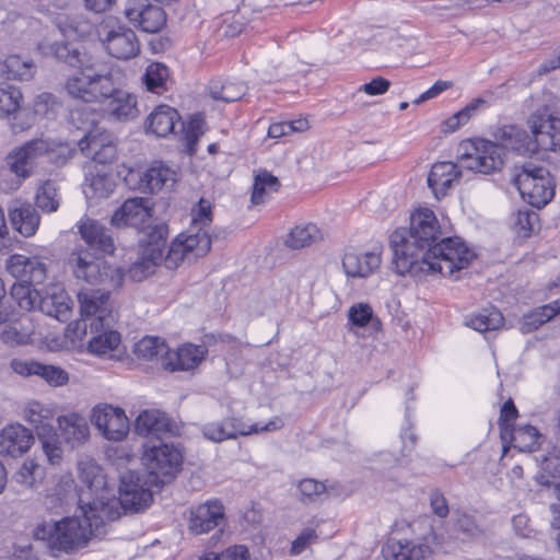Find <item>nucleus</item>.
I'll return each instance as SVG.
<instances>
[{
  "mask_svg": "<svg viewBox=\"0 0 560 560\" xmlns=\"http://www.w3.org/2000/svg\"><path fill=\"white\" fill-rule=\"evenodd\" d=\"M440 226L434 212L420 209L410 218V228L390 235L393 265L398 275L427 273L453 276L472 261L475 253L460 238L447 237L435 243Z\"/></svg>",
  "mask_w": 560,
  "mask_h": 560,
  "instance_id": "1",
  "label": "nucleus"
},
{
  "mask_svg": "<svg viewBox=\"0 0 560 560\" xmlns=\"http://www.w3.org/2000/svg\"><path fill=\"white\" fill-rule=\"evenodd\" d=\"M532 136L516 126H504L499 131L501 144L485 139H466L457 148L463 167L492 174L504 165L505 149L521 154L538 149L550 151L560 144V119L550 114H534L528 119Z\"/></svg>",
  "mask_w": 560,
  "mask_h": 560,
  "instance_id": "2",
  "label": "nucleus"
},
{
  "mask_svg": "<svg viewBox=\"0 0 560 560\" xmlns=\"http://www.w3.org/2000/svg\"><path fill=\"white\" fill-rule=\"evenodd\" d=\"M105 520L96 502L80 505V514L59 521L43 522L34 529V537L45 541L52 552L73 553L88 546L93 537L104 534Z\"/></svg>",
  "mask_w": 560,
  "mask_h": 560,
  "instance_id": "3",
  "label": "nucleus"
},
{
  "mask_svg": "<svg viewBox=\"0 0 560 560\" xmlns=\"http://www.w3.org/2000/svg\"><path fill=\"white\" fill-rule=\"evenodd\" d=\"M51 54L60 61L75 68L79 72L67 79L65 90L71 98L85 103H97L112 90V72H94V59L82 46L55 42Z\"/></svg>",
  "mask_w": 560,
  "mask_h": 560,
  "instance_id": "4",
  "label": "nucleus"
},
{
  "mask_svg": "<svg viewBox=\"0 0 560 560\" xmlns=\"http://www.w3.org/2000/svg\"><path fill=\"white\" fill-rule=\"evenodd\" d=\"M212 223V206L205 198L191 209V224L186 232L180 233L170 245L166 256V267L177 268L182 262H192L199 257L206 256L212 238L208 228Z\"/></svg>",
  "mask_w": 560,
  "mask_h": 560,
  "instance_id": "5",
  "label": "nucleus"
},
{
  "mask_svg": "<svg viewBox=\"0 0 560 560\" xmlns=\"http://www.w3.org/2000/svg\"><path fill=\"white\" fill-rule=\"evenodd\" d=\"M183 458L180 450L174 444H145L142 455L145 485L160 488L172 482L182 469Z\"/></svg>",
  "mask_w": 560,
  "mask_h": 560,
  "instance_id": "6",
  "label": "nucleus"
},
{
  "mask_svg": "<svg viewBox=\"0 0 560 560\" xmlns=\"http://www.w3.org/2000/svg\"><path fill=\"white\" fill-rule=\"evenodd\" d=\"M512 183L522 198L536 208L545 207L555 196V182L549 170L534 162L515 166Z\"/></svg>",
  "mask_w": 560,
  "mask_h": 560,
  "instance_id": "7",
  "label": "nucleus"
},
{
  "mask_svg": "<svg viewBox=\"0 0 560 560\" xmlns=\"http://www.w3.org/2000/svg\"><path fill=\"white\" fill-rule=\"evenodd\" d=\"M139 481V478L135 480L132 474L125 475L121 477L118 499L114 498L106 502L102 499L94 500L105 521H115L122 513L139 512L151 503L152 491Z\"/></svg>",
  "mask_w": 560,
  "mask_h": 560,
  "instance_id": "8",
  "label": "nucleus"
},
{
  "mask_svg": "<svg viewBox=\"0 0 560 560\" xmlns=\"http://www.w3.org/2000/svg\"><path fill=\"white\" fill-rule=\"evenodd\" d=\"M69 264L74 276L91 284H103L108 289H116L122 284L124 272L118 267L108 265L106 260L94 257L86 249L73 252Z\"/></svg>",
  "mask_w": 560,
  "mask_h": 560,
  "instance_id": "9",
  "label": "nucleus"
},
{
  "mask_svg": "<svg viewBox=\"0 0 560 560\" xmlns=\"http://www.w3.org/2000/svg\"><path fill=\"white\" fill-rule=\"evenodd\" d=\"M145 240L142 247L140 258L135 261L130 269L129 275L136 281H141L153 272L155 266L164 262L166 265V256L164 249L166 247V238L168 235L167 224L161 222L156 224H147Z\"/></svg>",
  "mask_w": 560,
  "mask_h": 560,
  "instance_id": "10",
  "label": "nucleus"
},
{
  "mask_svg": "<svg viewBox=\"0 0 560 560\" xmlns=\"http://www.w3.org/2000/svg\"><path fill=\"white\" fill-rule=\"evenodd\" d=\"M97 34L105 50L116 59L128 60L140 52L136 33L113 18H107L100 24Z\"/></svg>",
  "mask_w": 560,
  "mask_h": 560,
  "instance_id": "11",
  "label": "nucleus"
},
{
  "mask_svg": "<svg viewBox=\"0 0 560 560\" xmlns=\"http://www.w3.org/2000/svg\"><path fill=\"white\" fill-rule=\"evenodd\" d=\"M283 427V421L275 417L265 425H246L237 418H225L222 421L207 423L202 427L203 436L212 442H223L225 440L236 439L238 435H249L253 433L270 432Z\"/></svg>",
  "mask_w": 560,
  "mask_h": 560,
  "instance_id": "12",
  "label": "nucleus"
},
{
  "mask_svg": "<svg viewBox=\"0 0 560 560\" xmlns=\"http://www.w3.org/2000/svg\"><path fill=\"white\" fill-rule=\"evenodd\" d=\"M81 314L94 317L90 324L91 329L97 331L100 327H110L115 323L113 303L108 290L82 289L78 293Z\"/></svg>",
  "mask_w": 560,
  "mask_h": 560,
  "instance_id": "13",
  "label": "nucleus"
},
{
  "mask_svg": "<svg viewBox=\"0 0 560 560\" xmlns=\"http://www.w3.org/2000/svg\"><path fill=\"white\" fill-rule=\"evenodd\" d=\"M124 16L135 27L145 33H156L166 24V13L150 0H127Z\"/></svg>",
  "mask_w": 560,
  "mask_h": 560,
  "instance_id": "14",
  "label": "nucleus"
},
{
  "mask_svg": "<svg viewBox=\"0 0 560 560\" xmlns=\"http://www.w3.org/2000/svg\"><path fill=\"white\" fill-rule=\"evenodd\" d=\"M91 421L109 441H121L129 432V420L119 407L100 404L93 408Z\"/></svg>",
  "mask_w": 560,
  "mask_h": 560,
  "instance_id": "15",
  "label": "nucleus"
},
{
  "mask_svg": "<svg viewBox=\"0 0 560 560\" xmlns=\"http://www.w3.org/2000/svg\"><path fill=\"white\" fill-rule=\"evenodd\" d=\"M153 215L152 202L149 198H129L113 213L110 223L116 228L130 226L139 231L145 230Z\"/></svg>",
  "mask_w": 560,
  "mask_h": 560,
  "instance_id": "16",
  "label": "nucleus"
},
{
  "mask_svg": "<svg viewBox=\"0 0 560 560\" xmlns=\"http://www.w3.org/2000/svg\"><path fill=\"white\" fill-rule=\"evenodd\" d=\"M49 149L50 147L47 141L35 139L7 156V166L19 178L18 186L21 184V180L32 175L36 161L48 153Z\"/></svg>",
  "mask_w": 560,
  "mask_h": 560,
  "instance_id": "17",
  "label": "nucleus"
},
{
  "mask_svg": "<svg viewBox=\"0 0 560 560\" xmlns=\"http://www.w3.org/2000/svg\"><path fill=\"white\" fill-rule=\"evenodd\" d=\"M80 151L100 164L113 162L116 156V138L100 128L90 130L78 143Z\"/></svg>",
  "mask_w": 560,
  "mask_h": 560,
  "instance_id": "18",
  "label": "nucleus"
},
{
  "mask_svg": "<svg viewBox=\"0 0 560 560\" xmlns=\"http://www.w3.org/2000/svg\"><path fill=\"white\" fill-rule=\"evenodd\" d=\"M112 90L100 102L103 116L115 121H128L137 118L139 110L136 96L117 89L113 80Z\"/></svg>",
  "mask_w": 560,
  "mask_h": 560,
  "instance_id": "19",
  "label": "nucleus"
},
{
  "mask_svg": "<svg viewBox=\"0 0 560 560\" xmlns=\"http://www.w3.org/2000/svg\"><path fill=\"white\" fill-rule=\"evenodd\" d=\"M382 247H374L371 252H359L349 248L342 257V268L348 277L366 278L372 275L382 262Z\"/></svg>",
  "mask_w": 560,
  "mask_h": 560,
  "instance_id": "20",
  "label": "nucleus"
},
{
  "mask_svg": "<svg viewBox=\"0 0 560 560\" xmlns=\"http://www.w3.org/2000/svg\"><path fill=\"white\" fill-rule=\"evenodd\" d=\"M8 271L18 280L28 284H40L47 275L46 264L38 257L14 254L7 260Z\"/></svg>",
  "mask_w": 560,
  "mask_h": 560,
  "instance_id": "21",
  "label": "nucleus"
},
{
  "mask_svg": "<svg viewBox=\"0 0 560 560\" xmlns=\"http://www.w3.org/2000/svg\"><path fill=\"white\" fill-rule=\"evenodd\" d=\"M36 304V310L59 322H67L71 316V300L59 285H50L39 291Z\"/></svg>",
  "mask_w": 560,
  "mask_h": 560,
  "instance_id": "22",
  "label": "nucleus"
},
{
  "mask_svg": "<svg viewBox=\"0 0 560 560\" xmlns=\"http://www.w3.org/2000/svg\"><path fill=\"white\" fill-rule=\"evenodd\" d=\"M224 520V508L218 500L207 501L190 510L188 528L192 534H205Z\"/></svg>",
  "mask_w": 560,
  "mask_h": 560,
  "instance_id": "23",
  "label": "nucleus"
},
{
  "mask_svg": "<svg viewBox=\"0 0 560 560\" xmlns=\"http://www.w3.org/2000/svg\"><path fill=\"white\" fill-rule=\"evenodd\" d=\"M79 234L85 244L94 250L113 254L115 241L110 230L98 221L84 217L78 223Z\"/></svg>",
  "mask_w": 560,
  "mask_h": 560,
  "instance_id": "24",
  "label": "nucleus"
},
{
  "mask_svg": "<svg viewBox=\"0 0 560 560\" xmlns=\"http://www.w3.org/2000/svg\"><path fill=\"white\" fill-rule=\"evenodd\" d=\"M130 177L139 178V189L145 192H156L172 188L176 182V172L162 162H154L142 173H129Z\"/></svg>",
  "mask_w": 560,
  "mask_h": 560,
  "instance_id": "25",
  "label": "nucleus"
},
{
  "mask_svg": "<svg viewBox=\"0 0 560 560\" xmlns=\"http://www.w3.org/2000/svg\"><path fill=\"white\" fill-rule=\"evenodd\" d=\"M34 442V436L22 424H9L0 433V454L19 457L26 453Z\"/></svg>",
  "mask_w": 560,
  "mask_h": 560,
  "instance_id": "26",
  "label": "nucleus"
},
{
  "mask_svg": "<svg viewBox=\"0 0 560 560\" xmlns=\"http://www.w3.org/2000/svg\"><path fill=\"white\" fill-rule=\"evenodd\" d=\"M382 555L385 560H427L431 549L424 542L389 539L384 545Z\"/></svg>",
  "mask_w": 560,
  "mask_h": 560,
  "instance_id": "27",
  "label": "nucleus"
},
{
  "mask_svg": "<svg viewBox=\"0 0 560 560\" xmlns=\"http://www.w3.org/2000/svg\"><path fill=\"white\" fill-rule=\"evenodd\" d=\"M176 126L184 129L178 112L168 105L156 106L145 120L147 130L158 137H166L175 131Z\"/></svg>",
  "mask_w": 560,
  "mask_h": 560,
  "instance_id": "28",
  "label": "nucleus"
},
{
  "mask_svg": "<svg viewBox=\"0 0 560 560\" xmlns=\"http://www.w3.org/2000/svg\"><path fill=\"white\" fill-rule=\"evenodd\" d=\"M57 422L63 440L71 447L80 446L89 440L90 428L83 416L73 412L58 417Z\"/></svg>",
  "mask_w": 560,
  "mask_h": 560,
  "instance_id": "29",
  "label": "nucleus"
},
{
  "mask_svg": "<svg viewBox=\"0 0 560 560\" xmlns=\"http://www.w3.org/2000/svg\"><path fill=\"white\" fill-rule=\"evenodd\" d=\"M206 352L205 346L195 345H185L177 351L168 350L164 370L174 372L194 369L202 361Z\"/></svg>",
  "mask_w": 560,
  "mask_h": 560,
  "instance_id": "30",
  "label": "nucleus"
},
{
  "mask_svg": "<svg viewBox=\"0 0 560 560\" xmlns=\"http://www.w3.org/2000/svg\"><path fill=\"white\" fill-rule=\"evenodd\" d=\"M460 171L450 161L435 163L428 176V185L436 198L446 195L453 183L458 179Z\"/></svg>",
  "mask_w": 560,
  "mask_h": 560,
  "instance_id": "31",
  "label": "nucleus"
},
{
  "mask_svg": "<svg viewBox=\"0 0 560 560\" xmlns=\"http://www.w3.org/2000/svg\"><path fill=\"white\" fill-rule=\"evenodd\" d=\"M12 226L23 236L31 237L38 230L40 218L30 203H19L9 210Z\"/></svg>",
  "mask_w": 560,
  "mask_h": 560,
  "instance_id": "32",
  "label": "nucleus"
},
{
  "mask_svg": "<svg viewBox=\"0 0 560 560\" xmlns=\"http://www.w3.org/2000/svg\"><path fill=\"white\" fill-rule=\"evenodd\" d=\"M36 73V65L31 59L19 55L8 56L0 60V77L5 80L31 81Z\"/></svg>",
  "mask_w": 560,
  "mask_h": 560,
  "instance_id": "33",
  "label": "nucleus"
},
{
  "mask_svg": "<svg viewBox=\"0 0 560 560\" xmlns=\"http://www.w3.org/2000/svg\"><path fill=\"white\" fill-rule=\"evenodd\" d=\"M168 346L159 337H143L135 345V354L142 360L160 362L164 369Z\"/></svg>",
  "mask_w": 560,
  "mask_h": 560,
  "instance_id": "34",
  "label": "nucleus"
},
{
  "mask_svg": "<svg viewBox=\"0 0 560 560\" xmlns=\"http://www.w3.org/2000/svg\"><path fill=\"white\" fill-rule=\"evenodd\" d=\"M170 430V421L159 410H144L135 421V431L139 435L158 434Z\"/></svg>",
  "mask_w": 560,
  "mask_h": 560,
  "instance_id": "35",
  "label": "nucleus"
},
{
  "mask_svg": "<svg viewBox=\"0 0 560 560\" xmlns=\"http://www.w3.org/2000/svg\"><path fill=\"white\" fill-rule=\"evenodd\" d=\"M512 446L520 452H534L539 446L541 435L529 424L512 428L510 431Z\"/></svg>",
  "mask_w": 560,
  "mask_h": 560,
  "instance_id": "36",
  "label": "nucleus"
},
{
  "mask_svg": "<svg viewBox=\"0 0 560 560\" xmlns=\"http://www.w3.org/2000/svg\"><path fill=\"white\" fill-rule=\"evenodd\" d=\"M558 314H560V299L526 314L523 318L522 330L530 332Z\"/></svg>",
  "mask_w": 560,
  "mask_h": 560,
  "instance_id": "37",
  "label": "nucleus"
},
{
  "mask_svg": "<svg viewBox=\"0 0 560 560\" xmlns=\"http://www.w3.org/2000/svg\"><path fill=\"white\" fill-rule=\"evenodd\" d=\"M112 327L113 326H105L102 328L98 326L96 332L100 334L94 336L88 345V349L91 353L105 355L118 347L120 343V335L116 330H113Z\"/></svg>",
  "mask_w": 560,
  "mask_h": 560,
  "instance_id": "38",
  "label": "nucleus"
},
{
  "mask_svg": "<svg viewBox=\"0 0 560 560\" xmlns=\"http://www.w3.org/2000/svg\"><path fill=\"white\" fill-rule=\"evenodd\" d=\"M504 324V317L497 308L482 310L466 319V325L479 332L498 330Z\"/></svg>",
  "mask_w": 560,
  "mask_h": 560,
  "instance_id": "39",
  "label": "nucleus"
},
{
  "mask_svg": "<svg viewBox=\"0 0 560 560\" xmlns=\"http://www.w3.org/2000/svg\"><path fill=\"white\" fill-rule=\"evenodd\" d=\"M322 238V233L315 224L298 225L291 230L285 245L292 249L311 246Z\"/></svg>",
  "mask_w": 560,
  "mask_h": 560,
  "instance_id": "40",
  "label": "nucleus"
},
{
  "mask_svg": "<svg viewBox=\"0 0 560 560\" xmlns=\"http://www.w3.org/2000/svg\"><path fill=\"white\" fill-rule=\"evenodd\" d=\"M170 70L164 63L152 62L145 69L143 82L148 91L162 94L167 90L166 84L170 80Z\"/></svg>",
  "mask_w": 560,
  "mask_h": 560,
  "instance_id": "41",
  "label": "nucleus"
},
{
  "mask_svg": "<svg viewBox=\"0 0 560 560\" xmlns=\"http://www.w3.org/2000/svg\"><path fill=\"white\" fill-rule=\"evenodd\" d=\"M280 182L278 177L273 176L267 171H260L254 178L252 203L260 205L265 202L266 196L278 191Z\"/></svg>",
  "mask_w": 560,
  "mask_h": 560,
  "instance_id": "42",
  "label": "nucleus"
},
{
  "mask_svg": "<svg viewBox=\"0 0 560 560\" xmlns=\"http://www.w3.org/2000/svg\"><path fill=\"white\" fill-rule=\"evenodd\" d=\"M78 476L92 492H97L105 486L102 468L91 459L79 462Z\"/></svg>",
  "mask_w": 560,
  "mask_h": 560,
  "instance_id": "43",
  "label": "nucleus"
},
{
  "mask_svg": "<svg viewBox=\"0 0 560 560\" xmlns=\"http://www.w3.org/2000/svg\"><path fill=\"white\" fill-rule=\"evenodd\" d=\"M245 93L246 86L242 82L213 81L210 84L211 97L225 103L238 101Z\"/></svg>",
  "mask_w": 560,
  "mask_h": 560,
  "instance_id": "44",
  "label": "nucleus"
},
{
  "mask_svg": "<svg viewBox=\"0 0 560 560\" xmlns=\"http://www.w3.org/2000/svg\"><path fill=\"white\" fill-rule=\"evenodd\" d=\"M51 417V410L38 401L28 402L24 409V419L35 427L38 435L39 431H44L45 428H52L51 424L47 423Z\"/></svg>",
  "mask_w": 560,
  "mask_h": 560,
  "instance_id": "45",
  "label": "nucleus"
},
{
  "mask_svg": "<svg viewBox=\"0 0 560 560\" xmlns=\"http://www.w3.org/2000/svg\"><path fill=\"white\" fill-rule=\"evenodd\" d=\"M22 93L20 89L0 84V117H9L16 113L21 106Z\"/></svg>",
  "mask_w": 560,
  "mask_h": 560,
  "instance_id": "46",
  "label": "nucleus"
},
{
  "mask_svg": "<svg viewBox=\"0 0 560 560\" xmlns=\"http://www.w3.org/2000/svg\"><path fill=\"white\" fill-rule=\"evenodd\" d=\"M348 320L354 327H365L369 323L373 324L374 328L381 325L378 318L374 317L373 310L369 303H357L348 310Z\"/></svg>",
  "mask_w": 560,
  "mask_h": 560,
  "instance_id": "47",
  "label": "nucleus"
},
{
  "mask_svg": "<svg viewBox=\"0 0 560 560\" xmlns=\"http://www.w3.org/2000/svg\"><path fill=\"white\" fill-rule=\"evenodd\" d=\"M114 189V183L110 176L106 174H95L88 179L84 186L86 198H106Z\"/></svg>",
  "mask_w": 560,
  "mask_h": 560,
  "instance_id": "48",
  "label": "nucleus"
},
{
  "mask_svg": "<svg viewBox=\"0 0 560 560\" xmlns=\"http://www.w3.org/2000/svg\"><path fill=\"white\" fill-rule=\"evenodd\" d=\"M541 472L538 481L548 487H555L557 491L560 488V457L549 455L541 462Z\"/></svg>",
  "mask_w": 560,
  "mask_h": 560,
  "instance_id": "49",
  "label": "nucleus"
},
{
  "mask_svg": "<svg viewBox=\"0 0 560 560\" xmlns=\"http://www.w3.org/2000/svg\"><path fill=\"white\" fill-rule=\"evenodd\" d=\"M12 298L18 302L19 306L25 311L36 310L37 298L39 291L32 288V284L21 282L13 284L11 289Z\"/></svg>",
  "mask_w": 560,
  "mask_h": 560,
  "instance_id": "50",
  "label": "nucleus"
},
{
  "mask_svg": "<svg viewBox=\"0 0 560 560\" xmlns=\"http://www.w3.org/2000/svg\"><path fill=\"white\" fill-rule=\"evenodd\" d=\"M38 438L48 462L52 465L58 464L62 458L63 452L58 438L54 433V428H45L44 431H39Z\"/></svg>",
  "mask_w": 560,
  "mask_h": 560,
  "instance_id": "51",
  "label": "nucleus"
},
{
  "mask_svg": "<svg viewBox=\"0 0 560 560\" xmlns=\"http://www.w3.org/2000/svg\"><path fill=\"white\" fill-rule=\"evenodd\" d=\"M36 206L46 212H55L59 207L57 188L51 182H46L36 194Z\"/></svg>",
  "mask_w": 560,
  "mask_h": 560,
  "instance_id": "52",
  "label": "nucleus"
},
{
  "mask_svg": "<svg viewBox=\"0 0 560 560\" xmlns=\"http://www.w3.org/2000/svg\"><path fill=\"white\" fill-rule=\"evenodd\" d=\"M39 469V465L34 459H26L14 474L13 479L25 489L34 488Z\"/></svg>",
  "mask_w": 560,
  "mask_h": 560,
  "instance_id": "53",
  "label": "nucleus"
},
{
  "mask_svg": "<svg viewBox=\"0 0 560 560\" xmlns=\"http://www.w3.org/2000/svg\"><path fill=\"white\" fill-rule=\"evenodd\" d=\"M300 499L304 503H312L326 494V486L315 479H303L299 482Z\"/></svg>",
  "mask_w": 560,
  "mask_h": 560,
  "instance_id": "54",
  "label": "nucleus"
},
{
  "mask_svg": "<svg viewBox=\"0 0 560 560\" xmlns=\"http://www.w3.org/2000/svg\"><path fill=\"white\" fill-rule=\"evenodd\" d=\"M36 375L52 386H62L69 381V375L63 369L50 364L39 363Z\"/></svg>",
  "mask_w": 560,
  "mask_h": 560,
  "instance_id": "55",
  "label": "nucleus"
},
{
  "mask_svg": "<svg viewBox=\"0 0 560 560\" xmlns=\"http://www.w3.org/2000/svg\"><path fill=\"white\" fill-rule=\"evenodd\" d=\"M60 104L55 95L51 93L43 92L34 100V112L44 117L55 115Z\"/></svg>",
  "mask_w": 560,
  "mask_h": 560,
  "instance_id": "56",
  "label": "nucleus"
},
{
  "mask_svg": "<svg viewBox=\"0 0 560 560\" xmlns=\"http://www.w3.org/2000/svg\"><path fill=\"white\" fill-rule=\"evenodd\" d=\"M318 535L314 528H305L292 541L290 555L299 556L304 552L310 546L316 542Z\"/></svg>",
  "mask_w": 560,
  "mask_h": 560,
  "instance_id": "57",
  "label": "nucleus"
},
{
  "mask_svg": "<svg viewBox=\"0 0 560 560\" xmlns=\"http://www.w3.org/2000/svg\"><path fill=\"white\" fill-rule=\"evenodd\" d=\"M200 560H249V552L245 546H233L221 553H207Z\"/></svg>",
  "mask_w": 560,
  "mask_h": 560,
  "instance_id": "58",
  "label": "nucleus"
},
{
  "mask_svg": "<svg viewBox=\"0 0 560 560\" xmlns=\"http://www.w3.org/2000/svg\"><path fill=\"white\" fill-rule=\"evenodd\" d=\"M457 527L467 537L476 539L483 535V529L474 516L463 513L457 517Z\"/></svg>",
  "mask_w": 560,
  "mask_h": 560,
  "instance_id": "59",
  "label": "nucleus"
},
{
  "mask_svg": "<svg viewBox=\"0 0 560 560\" xmlns=\"http://www.w3.org/2000/svg\"><path fill=\"white\" fill-rule=\"evenodd\" d=\"M38 365L39 362L26 359H12L10 362L12 371L24 377L36 375Z\"/></svg>",
  "mask_w": 560,
  "mask_h": 560,
  "instance_id": "60",
  "label": "nucleus"
},
{
  "mask_svg": "<svg viewBox=\"0 0 560 560\" xmlns=\"http://www.w3.org/2000/svg\"><path fill=\"white\" fill-rule=\"evenodd\" d=\"M493 101V94L488 92L479 97L471 100L462 110L470 119L478 110L487 108Z\"/></svg>",
  "mask_w": 560,
  "mask_h": 560,
  "instance_id": "61",
  "label": "nucleus"
},
{
  "mask_svg": "<svg viewBox=\"0 0 560 560\" xmlns=\"http://www.w3.org/2000/svg\"><path fill=\"white\" fill-rule=\"evenodd\" d=\"M453 86L452 81H436L429 90L423 92L418 98L413 101V104L419 105L431 98L439 96L442 92L451 89Z\"/></svg>",
  "mask_w": 560,
  "mask_h": 560,
  "instance_id": "62",
  "label": "nucleus"
},
{
  "mask_svg": "<svg viewBox=\"0 0 560 560\" xmlns=\"http://www.w3.org/2000/svg\"><path fill=\"white\" fill-rule=\"evenodd\" d=\"M430 504L432 508L433 513L444 518L448 514V505L445 497L438 490H434L430 494Z\"/></svg>",
  "mask_w": 560,
  "mask_h": 560,
  "instance_id": "63",
  "label": "nucleus"
},
{
  "mask_svg": "<svg viewBox=\"0 0 560 560\" xmlns=\"http://www.w3.org/2000/svg\"><path fill=\"white\" fill-rule=\"evenodd\" d=\"M74 488L75 483L72 476L70 474L61 475L56 486V495L61 501L66 500L74 491Z\"/></svg>",
  "mask_w": 560,
  "mask_h": 560,
  "instance_id": "64",
  "label": "nucleus"
}]
</instances>
